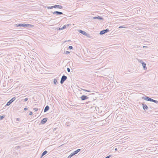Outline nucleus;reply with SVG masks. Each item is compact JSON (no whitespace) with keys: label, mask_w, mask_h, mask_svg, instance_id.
<instances>
[{"label":"nucleus","mask_w":158,"mask_h":158,"mask_svg":"<svg viewBox=\"0 0 158 158\" xmlns=\"http://www.w3.org/2000/svg\"><path fill=\"white\" fill-rule=\"evenodd\" d=\"M153 102H155V103H156V104L158 103V101H157V100H154Z\"/></svg>","instance_id":"a878e982"},{"label":"nucleus","mask_w":158,"mask_h":158,"mask_svg":"<svg viewBox=\"0 0 158 158\" xmlns=\"http://www.w3.org/2000/svg\"><path fill=\"white\" fill-rule=\"evenodd\" d=\"M49 107L48 106H46L44 108V112H45L46 111H48L49 110Z\"/></svg>","instance_id":"f8f14e48"},{"label":"nucleus","mask_w":158,"mask_h":158,"mask_svg":"<svg viewBox=\"0 0 158 158\" xmlns=\"http://www.w3.org/2000/svg\"><path fill=\"white\" fill-rule=\"evenodd\" d=\"M67 78V77L64 75H63L61 78L60 83L61 84H62L64 83V81H65Z\"/></svg>","instance_id":"f257e3e1"},{"label":"nucleus","mask_w":158,"mask_h":158,"mask_svg":"<svg viewBox=\"0 0 158 158\" xmlns=\"http://www.w3.org/2000/svg\"><path fill=\"white\" fill-rule=\"evenodd\" d=\"M47 120L48 118H44L41 121V123L43 124H44L47 122Z\"/></svg>","instance_id":"0eeeda50"},{"label":"nucleus","mask_w":158,"mask_h":158,"mask_svg":"<svg viewBox=\"0 0 158 158\" xmlns=\"http://www.w3.org/2000/svg\"><path fill=\"white\" fill-rule=\"evenodd\" d=\"M74 155V154L73 153H73H71V154L68 156V158H70L72 157Z\"/></svg>","instance_id":"a211bd4d"},{"label":"nucleus","mask_w":158,"mask_h":158,"mask_svg":"<svg viewBox=\"0 0 158 158\" xmlns=\"http://www.w3.org/2000/svg\"><path fill=\"white\" fill-rule=\"evenodd\" d=\"M67 27V25H64L61 28V30H63L66 28Z\"/></svg>","instance_id":"aec40b11"},{"label":"nucleus","mask_w":158,"mask_h":158,"mask_svg":"<svg viewBox=\"0 0 158 158\" xmlns=\"http://www.w3.org/2000/svg\"><path fill=\"white\" fill-rule=\"evenodd\" d=\"M28 100V98H25L24 100V101L25 102H26L27 101V100Z\"/></svg>","instance_id":"c756f323"},{"label":"nucleus","mask_w":158,"mask_h":158,"mask_svg":"<svg viewBox=\"0 0 158 158\" xmlns=\"http://www.w3.org/2000/svg\"><path fill=\"white\" fill-rule=\"evenodd\" d=\"M66 25H67V27H68L69 26V24H67Z\"/></svg>","instance_id":"58836bf2"},{"label":"nucleus","mask_w":158,"mask_h":158,"mask_svg":"<svg viewBox=\"0 0 158 158\" xmlns=\"http://www.w3.org/2000/svg\"><path fill=\"white\" fill-rule=\"evenodd\" d=\"M32 114V113L31 112H30V113H29V115H31Z\"/></svg>","instance_id":"c9c22d12"},{"label":"nucleus","mask_w":158,"mask_h":158,"mask_svg":"<svg viewBox=\"0 0 158 158\" xmlns=\"http://www.w3.org/2000/svg\"><path fill=\"white\" fill-rule=\"evenodd\" d=\"M67 70L68 72H70V69L69 68H68L67 69Z\"/></svg>","instance_id":"cd10ccee"},{"label":"nucleus","mask_w":158,"mask_h":158,"mask_svg":"<svg viewBox=\"0 0 158 158\" xmlns=\"http://www.w3.org/2000/svg\"><path fill=\"white\" fill-rule=\"evenodd\" d=\"M27 108L26 107H25L24 109V110H27Z\"/></svg>","instance_id":"473e14b6"},{"label":"nucleus","mask_w":158,"mask_h":158,"mask_svg":"<svg viewBox=\"0 0 158 158\" xmlns=\"http://www.w3.org/2000/svg\"><path fill=\"white\" fill-rule=\"evenodd\" d=\"M93 19H98L100 20H102L103 19L100 16L94 17L93 18Z\"/></svg>","instance_id":"ddd939ff"},{"label":"nucleus","mask_w":158,"mask_h":158,"mask_svg":"<svg viewBox=\"0 0 158 158\" xmlns=\"http://www.w3.org/2000/svg\"><path fill=\"white\" fill-rule=\"evenodd\" d=\"M78 32H80V33L84 35H85L87 36H88L89 34L88 33H87L85 31H84L81 30H79L78 31Z\"/></svg>","instance_id":"20e7f679"},{"label":"nucleus","mask_w":158,"mask_h":158,"mask_svg":"<svg viewBox=\"0 0 158 158\" xmlns=\"http://www.w3.org/2000/svg\"><path fill=\"white\" fill-rule=\"evenodd\" d=\"M54 130H55V129H54Z\"/></svg>","instance_id":"79ce46f5"},{"label":"nucleus","mask_w":158,"mask_h":158,"mask_svg":"<svg viewBox=\"0 0 158 158\" xmlns=\"http://www.w3.org/2000/svg\"><path fill=\"white\" fill-rule=\"evenodd\" d=\"M145 100H146L148 101H150V98L147 97L146 96L145 98H143Z\"/></svg>","instance_id":"f3484780"},{"label":"nucleus","mask_w":158,"mask_h":158,"mask_svg":"<svg viewBox=\"0 0 158 158\" xmlns=\"http://www.w3.org/2000/svg\"><path fill=\"white\" fill-rule=\"evenodd\" d=\"M143 105V109L144 110H148V106L145 104L143 103L142 104Z\"/></svg>","instance_id":"6e6552de"},{"label":"nucleus","mask_w":158,"mask_h":158,"mask_svg":"<svg viewBox=\"0 0 158 158\" xmlns=\"http://www.w3.org/2000/svg\"><path fill=\"white\" fill-rule=\"evenodd\" d=\"M69 53H70V52H69V51H66V52H65V53H66V54Z\"/></svg>","instance_id":"72a5a7b5"},{"label":"nucleus","mask_w":158,"mask_h":158,"mask_svg":"<svg viewBox=\"0 0 158 158\" xmlns=\"http://www.w3.org/2000/svg\"><path fill=\"white\" fill-rule=\"evenodd\" d=\"M58 30H61V28H58Z\"/></svg>","instance_id":"ea45409f"},{"label":"nucleus","mask_w":158,"mask_h":158,"mask_svg":"<svg viewBox=\"0 0 158 158\" xmlns=\"http://www.w3.org/2000/svg\"><path fill=\"white\" fill-rule=\"evenodd\" d=\"M53 7L54 8H58L59 9H62V6L60 5H55L53 6Z\"/></svg>","instance_id":"1a4fd4ad"},{"label":"nucleus","mask_w":158,"mask_h":158,"mask_svg":"<svg viewBox=\"0 0 158 158\" xmlns=\"http://www.w3.org/2000/svg\"><path fill=\"white\" fill-rule=\"evenodd\" d=\"M53 82L54 84L56 85V83L57 82V81L56 79H54Z\"/></svg>","instance_id":"4be33fe9"},{"label":"nucleus","mask_w":158,"mask_h":158,"mask_svg":"<svg viewBox=\"0 0 158 158\" xmlns=\"http://www.w3.org/2000/svg\"><path fill=\"white\" fill-rule=\"evenodd\" d=\"M138 61L139 63H140L142 64H143V63L144 62L142 60H140V59H139L138 60Z\"/></svg>","instance_id":"5701e85b"},{"label":"nucleus","mask_w":158,"mask_h":158,"mask_svg":"<svg viewBox=\"0 0 158 158\" xmlns=\"http://www.w3.org/2000/svg\"><path fill=\"white\" fill-rule=\"evenodd\" d=\"M114 150L115 151H117L118 150L117 148H115Z\"/></svg>","instance_id":"e433bc0d"},{"label":"nucleus","mask_w":158,"mask_h":158,"mask_svg":"<svg viewBox=\"0 0 158 158\" xmlns=\"http://www.w3.org/2000/svg\"><path fill=\"white\" fill-rule=\"evenodd\" d=\"M80 98L82 100H85L88 99L89 97L83 95L80 97Z\"/></svg>","instance_id":"39448f33"},{"label":"nucleus","mask_w":158,"mask_h":158,"mask_svg":"<svg viewBox=\"0 0 158 158\" xmlns=\"http://www.w3.org/2000/svg\"><path fill=\"white\" fill-rule=\"evenodd\" d=\"M146 47V46H144L143 47V48H145Z\"/></svg>","instance_id":"a19ab883"},{"label":"nucleus","mask_w":158,"mask_h":158,"mask_svg":"<svg viewBox=\"0 0 158 158\" xmlns=\"http://www.w3.org/2000/svg\"><path fill=\"white\" fill-rule=\"evenodd\" d=\"M54 15H61L63 14V13L62 12L58 11H55L52 13Z\"/></svg>","instance_id":"423d86ee"},{"label":"nucleus","mask_w":158,"mask_h":158,"mask_svg":"<svg viewBox=\"0 0 158 158\" xmlns=\"http://www.w3.org/2000/svg\"><path fill=\"white\" fill-rule=\"evenodd\" d=\"M127 26H126V25H123V26H119V27H118V28H127Z\"/></svg>","instance_id":"dca6fc26"},{"label":"nucleus","mask_w":158,"mask_h":158,"mask_svg":"<svg viewBox=\"0 0 158 158\" xmlns=\"http://www.w3.org/2000/svg\"><path fill=\"white\" fill-rule=\"evenodd\" d=\"M20 119L19 118H17L16 119V121H19V120Z\"/></svg>","instance_id":"f704fd0d"},{"label":"nucleus","mask_w":158,"mask_h":158,"mask_svg":"<svg viewBox=\"0 0 158 158\" xmlns=\"http://www.w3.org/2000/svg\"><path fill=\"white\" fill-rule=\"evenodd\" d=\"M34 110L35 111H37L38 110V109L37 108H35L34 109Z\"/></svg>","instance_id":"c85d7f7f"},{"label":"nucleus","mask_w":158,"mask_h":158,"mask_svg":"<svg viewBox=\"0 0 158 158\" xmlns=\"http://www.w3.org/2000/svg\"><path fill=\"white\" fill-rule=\"evenodd\" d=\"M109 31V30L108 29H106L105 30H103L100 32L99 33L100 35H103L108 32Z\"/></svg>","instance_id":"7ed1b4c3"},{"label":"nucleus","mask_w":158,"mask_h":158,"mask_svg":"<svg viewBox=\"0 0 158 158\" xmlns=\"http://www.w3.org/2000/svg\"><path fill=\"white\" fill-rule=\"evenodd\" d=\"M111 156V155H109V156H106L105 158H109Z\"/></svg>","instance_id":"7c9ffc66"},{"label":"nucleus","mask_w":158,"mask_h":158,"mask_svg":"<svg viewBox=\"0 0 158 158\" xmlns=\"http://www.w3.org/2000/svg\"><path fill=\"white\" fill-rule=\"evenodd\" d=\"M17 1L19 2H21L22 1L21 0H17Z\"/></svg>","instance_id":"4c0bfd02"},{"label":"nucleus","mask_w":158,"mask_h":158,"mask_svg":"<svg viewBox=\"0 0 158 158\" xmlns=\"http://www.w3.org/2000/svg\"><path fill=\"white\" fill-rule=\"evenodd\" d=\"M5 116L3 115L2 116H0V120H2L3 118H4Z\"/></svg>","instance_id":"b1692460"},{"label":"nucleus","mask_w":158,"mask_h":158,"mask_svg":"<svg viewBox=\"0 0 158 158\" xmlns=\"http://www.w3.org/2000/svg\"><path fill=\"white\" fill-rule=\"evenodd\" d=\"M81 90H83V91H85V92H91V91L89 90H86L85 89H83L82 88H81Z\"/></svg>","instance_id":"412c9836"},{"label":"nucleus","mask_w":158,"mask_h":158,"mask_svg":"<svg viewBox=\"0 0 158 158\" xmlns=\"http://www.w3.org/2000/svg\"><path fill=\"white\" fill-rule=\"evenodd\" d=\"M47 152L46 151H44L42 154L41 157H42L44 155H45L47 153Z\"/></svg>","instance_id":"6ab92c4d"},{"label":"nucleus","mask_w":158,"mask_h":158,"mask_svg":"<svg viewBox=\"0 0 158 158\" xmlns=\"http://www.w3.org/2000/svg\"><path fill=\"white\" fill-rule=\"evenodd\" d=\"M26 26H25V27H32L33 26V25L29 24H25Z\"/></svg>","instance_id":"9b49d317"},{"label":"nucleus","mask_w":158,"mask_h":158,"mask_svg":"<svg viewBox=\"0 0 158 158\" xmlns=\"http://www.w3.org/2000/svg\"><path fill=\"white\" fill-rule=\"evenodd\" d=\"M16 99L15 97H14L9 101L6 103L7 106H9Z\"/></svg>","instance_id":"f03ea898"},{"label":"nucleus","mask_w":158,"mask_h":158,"mask_svg":"<svg viewBox=\"0 0 158 158\" xmlns=\"http://www.w3.org/2000/svg\"><path fill=\"white\" fill-rule=\"evenodd\" d=\"M69 48L70 49H72L73 48V47L72 46H69Z\"/></svg>","instance_id":"bb28decb"},{"label":"nucleus","mask_w":158,"mask_h":158,"mask_svg":"<svg viewBox=\"0 0 158 158\" xmlns=\"http://www.w3.org/2000/svg\"><path fill=\"white\" fill-rule=\"evenodd\" d=\"M16 26L17 27H25V26H26V25L25 24H16Z\"/></svg>","instance_id":"9d476101"},{"label":"nucleus","mask_w":158,"mask_h":158,"mask_svg":"<svg viewBox=\"0 0 158 158\" xmlns=\"http://www.w3.org/2000/svg\"><path fill=\"white\" fill-rule=\"evenodd\" d=\"M47 8L48 9H52L53 8V6H51L50 7H47Z\"/></svg>","instance_id":"393cba45"},{"label":"nucleus","mask_w":158,"mask_h":158,"mask_svg":"<svg viewBox=\"0 0 158 158\" xmlns=\"http://www.w3.org/2000/svg\"><path fill=\"white\" fill-rule=\"evenodd\" d=\"M142 66H143V69L144 70H146L147 69V67L146 66V64L145 62L143 63Z\"/></svg>","instance_id":"4468645a"},{"label":"nucleus","mask_w":158,"mask_h":158,"mask_svg":"<svg viewBox=\"0 0 158 158\" xmlns=\"http://www.w3.org/2000/svg\"><path fill=\"white\" fill-rule=\"evenodd\" d=\"M153 100H154V99H152L151 98L150 99V101L153 102Z\"/></svg>","instance_id":"2f4dec72"},{"label":"nucleus","mask_w":158,"mask_h":158,"mask_svg":"<svg viewBox=\"0 0 158 158\" xmlns=\"http://www.w3.org/2000/svg\"><path fill=\"white\" fill-rule=\"evenodd\" d=\"M81 151L80 149H78L76 151H74L73 153L75 155V154H77L79 152Z\"/></svg>","instance_id":"2eb2a0df"}]
</instances>
